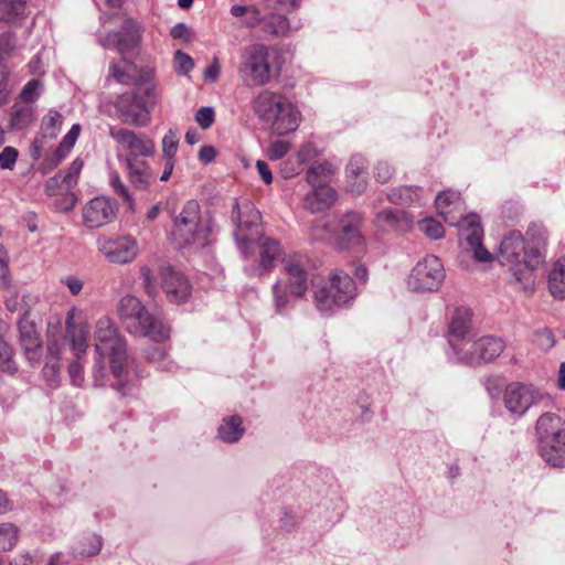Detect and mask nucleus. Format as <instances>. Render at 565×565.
<instances>
[{"label":"nucleus","mask_w":565,"mask_h":565,"mask_svg":"<svg viewBox=\"0 0 565 565\" xmlns=\"http://www.w3.org/2000/svg\"><path fill=\"white\" fill-rule=\"evenodd\" d=\"M231 220L236 228L235 239L244 257L247 258L255 246L258 248V258L249 267H245L246 273L260 277L270 271L281 254V247L278 241L263 235L260 213L248 200H235Z\"/></svg>","instance_id":"obj_1"},{"label":"nucleus","mask_w":565,"mask_h":565,"mask_svg":"<svg viewBox=\"0 0 565 565\" xmlns=\"http://www.w3.org/2000/svg\"><path fill=\"white\" fill-rule=\"evenodd\" d=\"M435 205L438 213L444 217L445 222L459 227V239L461 246L472 253L473 258L480 263H487L493 259V256L482 245L483 231L481 227L480 216L471 213L460 216L457 220L450 214L460 205V193L457 191H441L435 199Z\"/></svg>","instance_id":"obj_2"},{"label":"nucleus","mask_w":565,"mask_h":565,"mask_svg":"<svg viewBox=\"0 0 565 565\" xmlns=\"http://www.w3.org/2000/svg\"><path fill=\"white\" fill-rule=\"evenodd\" d=\"M95 349L104 358H109L110 372L117 380L113 387L126 396L131 392V383L127 380V347L122 338L119 337L115 323L108 317H102L96 322L95 329Z\"/></svg>","instance_id":"obj_3"},{"label":"nucleus","mask_w":565,"mask_h":565,"mask_svg":"<svg viewBox=\"0 0 565 565\" xmlns=\"http://www.w3.org/2000/svg\"><path fill=\"white\" fill-rule=\"evenodd\" d=\"M282 63V54L279 49L255 43L244 49L238 74L248 84L263 86L280 74Z\"/></svg>","instance_id":"obj_4"},{"label":"nucleus","mask_w":565,"mask_h":565,"mask_svg":"<svg viewBox=\"0 0 565 565\" xmlns=\"http://www.w3.org/2000/svg\"><path fill=\"white\" fill-rule=\"evenodd\" d=\"M119 316L131 334L147 337L152 341H164L170 329L158 317L150 313L138 298L131 295L122 297L118 305Z\"/></svg>","instance_id":"obj_5"},{"label":"nucleus","mask_w":565,"mask_h":565,"mask_svg":"<svg viewBox=\"0 0 565 565\" xmlns=\"http://www.w3.org/2000/svg\"><path fill=\"white\" fill-rule=\"evenodd\" d=\"M156 102V84L152 81H142L136 84L131 92L118 96L115 108L124 124L145 127L149 122L150 109Z\"/></svg>","instance_id":"obj_6"},{"label":"nucleus","mask_w":565,"mask_h":565,"mask_svg":"<svg viewBox=\"0 0 565 565\" xmlns=\"http://www.w3.org/2000/svg\"><path fill=\"white\" fill-rule=\"evenodd\" d=\"M356 296L353 279L343 270L335 269L330 287L317 288L313 298L319 311L331 313L335 308L348 306Z\"/></svg>","instance_id":"obj_7"},{"label":"nucleus","mask_w":565,"mask_h":565,"mask_svg":"<svg viewBox=\"0 0 565 565\" xmlns=\"http://www.w3.org/2000/svg\"><path fill=\"white\" fill-rule=\"evenodd\" d=\"M446 278L443 262L435 255H427L412 269L407 286L416 292H436Z\"/></svg>","instance_id":"obj_8"},{"label":"nucleus","mask_w":565,"mask_h":565,"mask_svg":"<svg viewBox=\"0 0 565 565\" xmlns=\"http://www.w3.org/2000/svg\"><path fill=\"white\" fill-rule=\"evenodd\" d=\"M200 205L195 200L188 201L180 214L173 220V242L178 247L183 248L205 238L206 234L200 225Z\"/></svg>","instance_id":"obj_9"},{"label":"nucleus","mask_w":565,"mask_h":565,"mask_svg":"<svg viewBox=\"0 0 565 565\" xmlns=\"http://www.w3.org/2000/svg\"><path fill=\"white\" fill-rule=\"evenodd\" d=\"M545 396L543 392L532 385L512 382L504 390L503 403L512 416L520 418Z\"/></svg>","instance_id":"obj_10"},{"label":"nucleus","mask_w":565,"mask_h":565,"mask_svg":"<svg viewBox=\"0 0 565 565\" xmlns=\"http://www.w3.org/2000/svg\"><path fill=\"white\" fill-rule=\"evenodd\" d=\"M143 29L134 18H126L118 32H108L98 36V42L105 49H117L122 55L134 51L140 44Z\"/></svg>","instance_id":"obj_11"},{"label":"nucleus","mask_w":565,"mask_h":565,"mask_svg":"<svg viewBox=\"0 0 565 565\" xmlns=\"http://www.w3.org/2000/svg\"><path fill=\"white\" fill-rule=\"evenodd\" d=\"M109 136L127 150L125 158L145 159L154 154V142L145 134L110 128Z\"/></svg>","instance_id":"obj_12"},{"label":"nucleus","mask_w":565,"mask_h":565,"mask_svg":"<svg viewBox=\"0 0 565 565\" xmlns=\"http://www.w3.org/2000/svg\"><path fill=\"white\" fill-rule=\"evenodd\" d=\"M118 206L115 200L107 196H96L89 200L83 209L84 225L98 228L111 223L117 216Z\"/></svg>","instance_id":"obj_13"},{"label":"nucleus","mask_w":565,"mask_h":565,"mask_svg":"<svg viewBox=\"0 0 565 565\" xmlns=\"http://www.w3.org/2000/svg\"><path fill=\"white\" fill-rule=\"evenodd\" d=\"M98 249L110 263L119 265L131 263L139 252L136 239L130 236L99 241Z\"/></svg>","instance_id":"obj_14"},{"label":"nucleus","mask_w":565,"mask_h":565,"mask_svg":"<svg viewBox=\"0 0 565 565\" xmlns=\"http://www.w3.org/2000/svg\"><path fill=\"white\" fill-rule=\"evenodd\" d=\"M300 120V111L287 97H285L281 103V107L278 108L266 125L270 127L273 134L284 136L295 131L298 128Z\"/></svg>","instance_id":"obj_15"},{"label":"nucleus","mask_w":565,"mask_h":565,"mask_svg":"<svg viewBox=\"0 0 565 565\" xmlns=\"http://www.w3.org/2000/svg\"><path fill=\"white\" fill-rule=\"evenodd\" d=\"M162 289L171 302L181 303L188 300L191 294V286L188 279L170 266L160 270Z\"/></svg>","instance_id":"obj_16"},{"label":"nucleus","mask_w":565,"mask_h":565,"mask_svg":"<svg viewBox=\"0 0 565 565\" xmlns=\"http://www.w3.org/2000/svg\"><path fill=\"white\" fill-rule=\"evenodd\" d=\"M535 434L539 444L565 439V419L556 413L546 412L537 418Z\"/></svg>","instance_id":"obj_17"},{"label":"nucleus","mask_w":565,"mask_h":565,"mask_svg":"<svg viewBox=\"0 0 565 565\" xmlns=\"http://www.w3.org/2000/svg\"><path fill=\"white\" fill-rule=\"evenodd\" d=\"M124 166L130 184L139 191H147L157 175L145 159L124 158Z\"/></svg>","instance_id":"obj_18"},{"label":"nucleus","mask_w":565,"mask_h":565,"mask_svg":"<svg viewBox=\"0 0 565 565\" xmlns=\"http://www.w3.org/2000/svg\"><path fill=\"white\" fill-rule=\"evenodd\" d=\"M19 343L25 358L30 361H36L40 356L41 342L36 328L24 315L18 321Z\"/></svg>","instance_id":"obj_19"},{"label":"nucleus","mask_w":565,"mask_h":565,"mask_svg":"<svg viewBox=\"0 0 565 565\" xmlns=\"http://www.w3.org/2000/svg\"><path fill=\"white\" fill-rule=\"evenodd\" d=\"M63 117L55 109H50L42 118L40 128V138H35L32 142V157L39 159L44 148V139H55L61 130Z\"/></svg>","instance_id":"obj_20"},{"label":"nucleus","mask_w":565,"mask_h":565,"mask_svg":"<svg viewBox=\"0 0 565 565\" xmlns=\"http://www.w3.org/2000/svg\"><path fill=\"white\" fill-rule=\"evenodd\" d=\"M525 250V241L519 231L509 232L500 243L497 259L501 265H511L520 260Z\"/></svg>","instance_id":"obj_21"},{"label":"nucleus","mask_w":565,"mask_h":565,"mask_svg":"<svg viewBox=\"0 0 565 565\" xmlns=\"http://www.w3.org/2000/svg\"><path fill=\"white\" fill-rule=\"evenodd\" d=\"M284 98L285 96L279 93L269 89L260 90L253 100L255 115L262 122L267 124L278 108L281 107Z\"/></svg>","instance_id":"obj_22"},{"label":"nucleus","mask_w":565,"mask_h":565,"mask_svg":"<svg viewBox=\"0 0 565 565\" xmlns=\"http://www.w3.org/2000/svg\"><path fill=\"white\" fill-rule=\"evenodd\" d=\"M471 311L468 308H456L448 327V343L457 345L461 339L470 338Z\"/></svg>","instance_id":"obj_23"},{"label":"nucleus","mask_w":565,"mask_h":565,"mask_svg":"<svg viewBox=\"0 0 565 565\" xmlns=\"http://www.w3.org/2000/svg\"><path fill=\"white\" fill-rule=\"evenodd\" d=\"M83 169V161L79 159H75L66 171H61L63 173V179L66 184V195L61 200L55 202V206L58 211L67 212L71 211L76 202L77 198L75 193L72 191L77 184L79 173Z\"/></svg>","instance_id":"obj_24"},{"label":"nucleus","mask_w":565,"mask_h":565,"mask_svg":"<svg viewBox=\"0 0 565 565\" xmlns=\"http://www.w3.org/2000/svg\"><path fill=\"white\" fill-rule=\"evenodd\" d=\"M337 199V192L330 185L312 186L303 200L306 210L318 213L329 209Z\"/></svg>","instance_id":"obj_25"},{"label":"nucleus","mask_w":565,"mask_h":565,"mask_svg":"<svg viewBox=\"0 0 565 565\" xmlns=\"http://www.w3.org/2000/svg\"><path fill=\"white\" fill-rule=\"evenodd\" d=\"M362 222V214L354 211L348 212L340 220L342 241H344L348 246H362L364 244L363 236L361 235Z\"/></svg>","instance_id":"obj_26"},{"label":"nucleus","mask_w":565,"mask_h":565,"mask_svg":"<svg viewBox=\"0 0 565 565\" xmlns=\"http://www.w3.org/2000/svg\"><path fill=\"white\" fill-rule=\"evenodd\" d=\"M76 309L72 308L66 316V333L71 339L72 349L78 358L87 348L88 327L85 323L74 322Z\"/></svg>","instance_id":"obj_27"},{"label":"nucleus","mask_w":565,"mask_h":565,"mask_svg":"<svg viewBox=\"0 0 565 565\" xmlns=\"http://www.w3.org/2000/svg\"><path fill=\"white\" fill-rule=\"evenodd\" d=\"M367 161L361 154L351 157L347 166V177L350 180V190L353 193L361 194L366 189Z\"/></svg>","instance_id":"obj_28"},{"label":"nucleus","mask_w":565,"mask_h":565,"mask_svg":"<svg viewBox=\"0 0 565 565\" xmlns=\"http://www.w3.org/2000/svg\"><path fill=\"white\" fill-rule=\"evenodd\" d=\"M387 199L394 204L402 205H423L427 201L422 188L407 185L390 190Z\"/></svg>","instance_id":"obj_29"},{"label":"nucleus","mask_w":565,"mask_h":565,"mask_svg":"<svg viewBox=\"0 0 565 565\" xmlns=\"http://www.w3.org/2000/svg\"><path fill=\"white\" fill-rule=\"evenodd\" d=\"M273 302L278 315H286L302 296L292 294V288L285 280H277L271 287Z\"/></svg>","instance_id":"obj_30"},{"label":"nucleus","mask_w":565,"mask_h":565,"mask_svg":"<svg viewBox=\"0 0 565 565\" xmlns=\"http://www.w3.org/2000/svg\"><path fill=\"white\" fill-rule=\"evenodd\" d=\"M34 119V109L31 105L15 102L9 111L8 130H23L28 128Z\"/></svg>","instance_id":"obj_31"},{"label":"nucleus","mask_w":565,"mask_h":565,"mask_svg":"<svg viewBox=\"0 0 565 565\" xmlns=\"http://www.w3.org/2000/svg\"><path fill=\"white\" fill-rule=\"evenodd\" d=\"M475 343L478 363L494 360L503 352L504 349L503 341L494 337H484L475 341Z\"/></svg>","instance_id":"obj_32"},{"label":"nucleus","mask_w":565,"mask_h":565,"mask_svg":"<svg viewBox=\"0 0 565 565\" xmlns=\"http://www.w3.org/2000/svg\"><path fill=\"white\" fill-rule=\"evenodd\" d=\"M510 267L512 281L518 286L519 290L530 292L533 290L535 282L534 268L530 267L525 262L518 260Z\"/></svg>","instance_id":"obj_33"},{"label":"nucleus","mask_w":565,"mask_h":565,"mask_svg":"<svg viewBox=\"0 0 565 565\" xmlns=\"http://www.w3.org/2000/svg\"><path fill=\"white\" fill-rule=\"evenodd\" d=\"M245 433L243 420L238 415L223 418L217 428L218 438L227 444L238 441Z\"/></svg>","instance_id":"obj_34"},{"label":"nucleus","mask_w":565,"mask_h":565,"mask_svg":"<svg viewBox=\"0 0 565 565\" xmlns=\"http://www.w3.org/2000/svg\"><path fill=\"white\" fill-rule=\"evenodd\" d=\"M475 341L470 338L461 339L459 344L449 345L450 350L448 351V356L450 360H454L458 363H463L468 365L478 364L477 353L475 351Z\"/></svg>","instance_id":"obj_35"},{"label":"nucleus","mask_w":565,"mask_h":565,"mask_svg":"<svg viewBox=\"0 0 565 565\" xmlns=\"http://www.w3.org/2000/svg\"><path fill=\"white\" fill-rule=\"evenodd\" d=\"M103 540L96 534H89L79 539L71 548L75 558L92 557L99 554Z\"/></svg>","instance_id":"obj_36"},{"label":"nucleus","mask_w":565,"mask_h":565,"mask_svg":"<svg viewBox=\"0 0 565 565\" xmlns=\"http://www.w3.org/2000/svg\"><path fill=\"white\" fill-rule=\"evenodd\" d=\"M548 290L554 298L565 299V258L558 259L548 274Z\"/></svg>","instance_id":"obj_37"},{"label":"nucleus","mask_w":565,"mask_h":565,"mask_svg":"<svg viewBox=\"0 0 565 565\" xmlns=\"http://www.w3.org/2000/svg\"><path fill=\"white\" fill-rule=\"evenodd\" d=\"M263 29L275 36H287L291 31L298 30V26L291 28L288 18L282 14L270 13L264 17Z\"/></svg>","instance_id":"obj_38"},{"label":"nucleus","mask_w":565,"mask_h":565,"mask_svg":"<svg viewBox=\"0 0 565 565\" xmlns=\"http://www.w3.org/2000/svg\"><path fill=\"white\" fill-rule=\"evenodd\" d=\"M334 174V168L329 162L313 163L307 171L306 178L312 186L328 185L331 177Z\"/></svg>","instance_id":"obj_39"},{"label":"nucleus","mask_w":565,"mask_h":565,"mask_svg":"<svg viewBox=\"0 0 565 565\" xmlns=\"http://www.w3.org/2000/svg\"><path fill=\"white\" fill-rule=\"evenodd\" d=\"M310 259L306 254L292 253L282 258L285 274L310 275Z\"/></svg>","instance_id":"obj_40"},{"label":"nucleus","mask_w":565,"mask_h":565,"mask_svg":"<svg viewBox=\"0 0 565 565\" xmlns=\"http://www.w3.org/2000/svg\"><path fill=\"white\" fill-rule=\"evenodd\" d=\"M146 359L157 369L164 372H174L178 365L168 359L167 350L161 345H151L146 350Z\"/></svg>","instance_id":"obj_41"},{"label":"nucleus","mask_w":565,"mask_h":565,"mask_svg":"<svg viewBox=\"0 0 565 565\" xmlns=\"http://www.w3.org/2000/svg\"><path fill=\"white\" fill-rule=\"evenodd\" d=\"M109 184L116 195L122 199L131 212H136V202L128 186L122 182L117 172L109 174Z\"/></svg>","instance_id":"obj_42"},{"label":"nucleus","mask_w":565,"mask_h":565,"mask_svg":"<svg viewBox=\"0 0 565 565\" xmlns=\"http://www.w3.org/2000/svg\"><path fill=\"white\" fill-rule=\"evenodd\" d=\"M19 529L13 523L0 524V552L12 550L18 543Z\"/></svg>","instance_id":"obj_43"},{"label":"nucleus","mask_w":565,"mask_h":565,"mask_svg":"<svg viewBox=\"0 0 565 565\" xmlns=\"http://www.w3.org/2000/svg\"><path fill=\"white\" fill-rule=\"evenodd\" d=\"M24 10L22 0H0V21L9 22Z\"/></svg>","instance_id":"obj_44"},{"label":"nucleus","mask_w":565,"mask_h":565,"mask_svg":"<svg viewBox=\"0 0 565 565\" xmlns=\"http://www.w3.org/2000/svg\"><path fill=\"white\" fill-rule=\"evenodd\" d=\"M525 244L546 246L547 234L545 227L540 223H531L525 233Z\"/></svg>","instance_id":"obj_45"},{"label":"nucleus","mask_w":565,"mask_h":565,"mask_svg":"<svg viewBox=\"0 0 565 565\" xmlns=\"http://www.w3.org/2000/svg\"><path fill=\"white\" fill-rule=\"evenodd\" d=\"M544 249L545 246L525 244L523 262L534 269L539 268L544 263Z\"/></svg>","instance_id":"obj_46"},{"label":"nucleus","mask_w":565,"mask_h":565,"mask_svg":"<svg viewBox=\"0 0 565 565\" xmlns=\"http://www.w3.org/2000/svg\"><path fill=\"white\" fill-rule=\"evenodd\" d=\"M287 280H285L290 288L292 294L296 296H305L308 291L310 275L300 274H286Z\"/></svg>","instance_id":"obj_47"},{"label":"nucleus","mask_w":565,"mask_h":565,"mask_svg":"<svg viewBox=\"0 0 565 565\" xmlns=\"http://www.w3.org/2000/svg\"><path fill=\"white\" fill-rule=\"evenodd\" d=\"M0 371L7 373H14L17 366L12 360V350L9 344L3 340L0 334Z\"/></svg>","instance_id":"obj_48"},{"label":"nucleus","mask_w":565,"mask_h":565,"mask_svg":"<svg viewBox=\"0 0 565 565\" xmlns=\"http://www.w3.org/2000/svg\"><path fill=\"white\" fill-rule=\"evenodd\" d=\"M419 230L433 239H439L444 236L445 230L440 222L433 217L424 218L418 224Z\"/></svg>","instance_id":"obj_49"},{"label":"nucleus","mask_w":565,"mask_h":565,"mask_svg":"<svg viewBox=\"0 0 565 565\" xmlns=\"http://www.w3.org/2000/svg\"><path fill=\"white\" fill-rule=\"evenodd\" d=\"M42 83L39 79L29 81L19 94V99L23 100V104H32L40 97V88Z\"/></svg>","instance_id":"obj_50"},{"label":"nucleus","mask_w":565,"mask_h":565,"mask_svg":"<svg viewBox=\"0 0 565 565\" xmlns=\"http://www.w3.org/2000/svg\"><path fill=\"white\" fill-rule=\"evenodd\" d=\"M44 191L47 195H63L64 198L66 195V184L63 179V173L58 172L54 177L50 178L45 182Z\"/></svg>","instance_id":"obj_51"},{"label":"nucleus","mask_w":565,"mask_h":565,"mask_svg":"<svg viewBox=\"0 0 565 565\" xmlns=\"http://www.w3.org/2000/svg\"><path fill=\"white\" fill-rule=\"evenodd\" d=\"M179 145L177 132L169 130L162 138V156L163 159H173Z\"/></svg>","instance_id":"obj_52"},{"label":"nucleus","mask_w":565,"mask_h":565,"mask_svg":"<svg viewBox=\"0 0 565 565\" xmlns=\"http://www.w3.org/2000/svg\"><path fill=\"white\" fill-rule=\"evenodd\" d=\"M70 153L68 150H65L64 147L60 146L56 148V150L49 157H46L42 162V171L43 173H46L54 168H56Z\"/></svg>","instance_id":"obj_53"},{"label":"nucleus","mask_w":565,"mask_h":565,"mask_svg":"<svg viewBox=\"0 0 565 565\" xmlns=\"http://www.w3.org/2000/svg\"><path fill=\"white\" fill-rule=\"evenodd\" d=\"M194 67L192 57L182 52L177 51L174 54V70L178 74L188 75Z\"/></svg>","instance_id":"obj_54"},{"label":"nucleus","mask_w":565,"mask_h":565,"mask_svg":"<svg viewBox=\"0 0 565 565\" xmlns=\"http://www.w3.org/2000/svg\"><path fill=\"white\" fill-rule=\"evenodd\" d=\"M404 216V213L397 210H383L377 213L376 222L395 228L397 223Z\"/></svg>","instance_id":"obj_55"},{"label":"nucleus","mask_w":565,"mask_h":565,"mask_svg":"<svg viewBox=\"0 0 565 565\" xmlns=\"http://www.w3.org/2000/svg\"><path fill=\"white\" fill-rule=\"evenodd\" d=\"M290 150V143L285 140H276L267 148V157L270 160H279Z\"/></svg>","instance_id":"obj_56"},{"label":"nucleus","mask_w":565,"mask_h":565,"mask_svg":"<svg viewBox=\"0 0 565 565\" xmlns=\"http://www.w3.org/2000/svg\"><path fill=\"white\" fill-rule=\"evenodd\" d=\"M19 152L14 147L8 146L0 152V168L12 170L15 166Z\"/></svg>","instance_id":"obj_57"},{"label":"nucleus","mask_w":565,"mask_h":565,"mask_svg":"<svg viewBox=\"0 0 565 565\" xmlns=\"http://www.w3.org/2000/svg\"><path fill=\"white\" fill-rule=\"evenodd\" d=\"M140 276L143 280L145 291L150 296L154 297L158 292V285L152 276V271L148 266L140 267Z\"/></svg>","instance_id":"obj_58"},{"label":"nucleus","mask_w":565,"mask_h":565,"mask_svg":"<svg viewBox=\"0 0 565 565\" xmlns=\"http://www.w3.org/2000/svg\"><path fill=\"white\" fill-rule=\"evenodd\" d=\"M195 121L202 129H209L214 122V109L201 107L195 114Z\"/></svg>","instance_id":"obj_59"},{"label":"nucleus","mask_w":565,"mask_h":565,"mask_svg":"<svg viewBox=\"0 0 565 565\" xmlns=\"http://www.w3.org/2000/svg\"><path fill=\"white\" fill-rule=\"evenodd\" d=\"M393 173L394 169L386 161H379L374 167V178L377 182H388Z\"/></svg>","instance_id":"obj_60"},{"label":"nucleus","mask_w":565,"mask_h":565,"mask_svg":"<svg viewBox=\"0 0 565 565\" xmlns=\"http://www.w3.org/2000/svg\"><path fill=\"white\" fill-rule=\"evenodd\" d=\"M18 47L17 35L12 31L0 34V50L10 55Z\"/></svg>","instance_id":"obj_61"},{"label":"nucleus","mask_w":565,"mask_h":565,"mask_svg":"<svg viewBox=\"0 0 565 565\" xmlns=\"http://www.w3.org/2000/svg\"><path fill=\"white\" fill-rule=\"evenodd\" d=\"M9 257L7 250L0 244V287H8L10 279L8 276Z\"/></svg>","instance_id":"obj_62"},{"label":"nucleus","mask_w":565,"mask_h":565,"mask_svg":"<svg viewBox=\"0 0 565 565\" xmlns=\"http://www.w3.org/2000/svg\"><path fill=\"white\" fill-rule=\"evenodd\" d=\"M264 17L260 14V11L255 7L250 6L248 12L246 13V18L243 21V25L249 29H253L259 24H263Z\"/></svg>","instance_id":"obj_63"},{"label":"nucleus","mask_w":565,"mask_h":565,"mask_svg":"<svg viewBox=\"0 0 565 565\" xmlns=\"http://www.w3.org/2000/svg\"><path fill=\"white\" fill-rule=\"evenodd\" d=\"M79 132L81 126L78 124L73 125L68 132L63 137L60 146L64 147L65 150L71 151L79 136Z\"/></svg>","instance_id":"obj_64"}]
</instances>
